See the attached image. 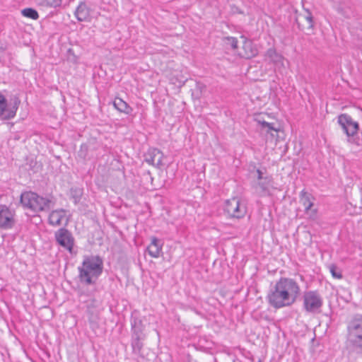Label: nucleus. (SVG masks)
<instances>
[{"label": "nucleus", "instance_id": "obj_3", "mask_svg": "<svg viewBox=\"0 0 362 362\" xmlns=\"http://www.w3.org/2000/svg\"><path fill=\"white\" fill-rule=\"evenodd\" d=\"M277 282L284 290L289 305L294 304L300 294L299 284L294 279L286 277L280 278Z\"/></svg>", "mask_w": 362, "mask_h": 362}, {"label": "nucleus", "instance_id": "obj_29", "mask_svg": "<svg viewBox=\"0 0 362 362\" xmlns=\"http://www.w3.org/2000/svg\"><path fill=\"white\" fill-rule=\"evenodd\" d=\"M329 268V272H331V274L334 278L337 279H341L342 278L341 271L336 265L331 264Z\"/></svg>", "mask_w": 362, "mask_h": 362}, {"label": "nucleus", "instance_id": "obj_1", "mask_svg": "<svg viewBox=\"0 0 362 362\" xmlns=\"http://www.w3.org/2000/svg\"><path fill=\"white\" fill-rule=\"evenodd\" d=\"M346 342L354 350L362 351V315H356L348 322Z\"/></svg>", "mask_w": 362, "mask_h": 362}, {"label": "nucleus", "instance_id": "obj_24", "mask_svg": "<svg viewBox=\"0 0 362 362\" xmlns=\"http://www.w3.org/2000/svg\"><path fill=\"white\" fill-rule=\"evenodd\" d=\"M88 320L90 324V326L92 329H94L98 327V323L99 320L98 312L97 310H91L90 305H88Z\"/></svg>", "mask_w": 362, "mask_h": 362}, {"label": "nucleus", "instance_id": "obj_4", "mask_svg": "<svg viewBox=\"0 0 362 362\" xmlns=\"http://www.w3.org/2000/svg\"><path fill=\"white\" fill-rule=\"evenodd\" d=\"M277 282L284 290L289 305L294 304L300 294L299 284L294 279L286 277L280 278Z\"/></svg>", "mask_w": 362, "mask_h": 362}, {"label": "nucleus", "instance_id": "obj_27", "mask_svg": "<svg viewBox=\"0 0 362 362\" xmlns=\"http://www.w3.org/2000/svg\"><path fill=\"white\" fill-rule=\"evenodd\" d=\"M223 41L226 46H230L233 49H236L238 47V40L234 37H225Z\"/></svg>", "mask_w": 362, "mask_h": 362}, {"label": "nucleus", "instance_id": "obj_6", "mask_svg": "<svg viewBox=\"0 0 362 362\" xmlns=\"http://www.w3.org/2000/svg\"><path fill=\"white\" fill-rule=\"evenodd\" d=\"M224 212L232 218H243L247 213L245 204L238 197H233L225 202Z\"/></svg>", "mask_w": 362, "mask_h": 362}, {"label": "nucleus", "instance_id": "obj_7", "mask_svg": "<svg viewBox=\"0 0 362 362\" xmlns=\"http://www.w3.org/2000/svg\"><path fill=\"white\" fill-rule=\"evenodd\" d=\"M267 300L269 305L276 309L290 306L286 295L284 293V290L282 289V286L277 281L270 289L267 295Z\"/></svg>", "mask_w": 362, "mask_h": 362}, {"label": "nucleus", "instance_id": "obj_34", "mask_svg": "<svg viewBox=\"0 0 362 362\" xmlns=\"http://www.w3.org/2000/svg\"><path fill=\"white\" fill-rule=\"evenodd\" d=\"M5 361V356L3 353L0 352V362H4Z\"/></svg>", "mask_w": 362, "mask_h": 362}, {"label": "nucleus", "instance_id": "obj_13", "mask_svg": "<svg viewBox=\"0 0 362 362\" xmlns=\"http://www.w3.org/2000/svg\"><path fill=\"white\" fill-rule=\"evenodd\" d=\"M264 60L272 64L276 69H280L284 67V57L273 47L267 50L264 54Z\"/></svg>", "mask_w": 362, "mask_h": 362}, {"label": "nucleus", "instance_id": "obj_22", "mask_svg": "<svg viewBox=\"0 0 362 362\" xmlns=\"http://www.w3.org/2000/svg\"><path fill=\"white\" fill-rule=\"evenodd\" d=\"M75 16L78 21H86L90 16V11L87 5L81 2L75 11Z\"/></svg>", "mask_w": 362, "mask_h": 362}, {"label": "nucleus", "instance_id": "obj_11", "mask_svg": "<svg viewBox=\"0 0 362 362\" xmlns=\"http://www.w3.org/2000/svg\"><path fill=\"white\" fill-rule=\"evenodd\" d=\"M338 122L349 137L355 135L358 130V122L354 121L347 114L340 115L338 117Z\"/></svg>", "mask_w": 362, "mask_h": 362}, {"label": "nucleus", "instance_id": "obj_33", "mask_svg": "<svg viewBox=\"0 0 362 362\" xmlns=\"http://www.w3.org/2000/svg\"><path fill=\"white\" fill-rule=\"evenodd\" d=\"M257 175H257V179L259 180H262V172L259 170H257Z\"/></svg>", "mask_w": 362, "mask_h": 362}, {"label": "nucleus", "instance_id": "obj_12", "mask_svg": "<svg viewBox=\"0 0 362 362\" xmlns=\"http://www.w3.org/2000/svg\"><path fill=\"white\" fill-rule=\"evenodd\" d=\"M82 266L86 268V270L90 271L95 275L99 276L103 272V260L99 256H91L86 257Z\"/></svg>", "mask_w": 362, "mask_h": 362}, {"label": "nucleus", "instance_id": "obj_32", "mask_svg": "<svg viewBox=\"0 0 362 362\" xmlns=\"http://www.w3.org/2000/svg\"><path fill=\"white\" fill-rule=\"evenodd\" d=\"M87 307L88 305H90V309L91 310H96V307H97V301L95 300V299H90L87 301Z\"/></svg>", "mask_w": 362, "mask_h": 362}, {"label": "nucleus", "instance_id": "obj_15", "mask_svg": "<svg viewBox=\"0 0 362 362\" xmlns=\"http://www.w3.org/2000/svg\"><path fill=\"white\" fill-rule=\"evenodd\" d=\"M241 39L243 40L242 51L239 53V55L245 59H251L255 57L258 54V50L253 44V42L242 35Z\"/></svg>", "mask_w": 362, "mask_h": 362}, {"label": "nucleus", "instance_id": "obj_28", "mask_svg": "<svg viewBox=\"0 0 362 362\" xmlns=\"http://www.w3.org/2000/svg\"><path fill=\"white\" fill-rule=\"evenodd\" d=\"M258 122L261 125L262 128L263 129H266L268 133L271 131L278 132V129L274 127L273 123H269L262 120H258Z\"/></svg>", "mask_w": 362, "mask_h": 362}, {"label": "nucleus", "instance_id": "obj_14", "mask_svg": "<svg viewBox=\"0 0 362 362\" xmlns=\"http://www.w3.org/2000/svg\"><path fill=\"white\" fill-rule=\"evenodd\" d=\"M296 23L301 30L313 28V20L312 13L307 9L304 11V13H297L296 16Z\"/></svg>", "mask_w": 362, "mask_h": 362}, {"label": "nucleus", "instance_id": "obj_9", "mask_svg": "<svg viewBox=\"0 0 362 362\" xmlns=\"http://www.w3.org/2000/svg\"><path fill=\"white\" fill-rule=\"evenodd\" d=\"M15 224V212L6 205H0V228L11 229Z\"/></svg>", "mask_w": 362, "mask_h": 362}, {"label": "nucleus", "instance_id": "obj_25", "mask_svg": "<svg viewBox=\"0 0 362 362\" xmlns=\"http://www.w3.org/2000/svg\"><path fill=\"white\" fill-rule=\"evenodd\" d=\"M145 337L132 336V346L134 352L139 353L143 347L142 341Z\"/></svg>", "mask_w": 362, "mask_h": 362}, {"label": "nucleus", "instance_id": "obj_17", "mask_svg": "<svg viewBox=\"0 0 362 362\" xmlns=\"http://www.w3.org/2000/svg\"><path fill=\"white\" fill-rule=\"evenodd\" d=\"M313 197L305 190H302L300 193V202L305 207V212L310 216V218H315L317 211L312 209L313 206Z\"/></svg>", "mask_w": 362, "mask_h": 362}, {"label": "nucleus", "instance_id": "obj_35", "mask_svg": "<svg viewBox=\"0 0 362 362\" xmlns=\"http://www.w3.org/2000/svg\"><path fill=\"white\" fill-rule=\"evenodd\" d=\"M259 186L263 189V190H265L267 189V187H265L263 184L261 182H259Z\"/></svg>", "mask_w": 362, "mask_h": 362}, {"label": "nucleus", "instance_id": "obj_16", "mask_svg": "<svg viewBox=\"0 0 362 362\" xmlns=\"http://www.w3.org/2000/svg\"><path fill=\"white\" fill-rule=\"evenodd\" d=\"M163 153L158 148H150L145 155V161L150 165L160 168L163 165Z\"/></svg>", "mask_w": 362, "mask_h": 362}, {"label": "nucleus", "instance_id": "obj_23", "mask_svg": "<svg viewBox=\"0 0 362 362\" xmlns=\"http://www.w3.org/2000/svg\"><path fill=\"white\" fill-rule=\"evenodd\" d=\"M113 105L120 112L129 115L132 112V108L122 99L116 98L113 101Z\"/></svg>", "mask_w": 362, "mask_h": 362}, {"label": "nucleus", "instance_id": "obj_8", "mask_svg": "<svg viewBox=\"0 0 362 362\" xmlns=\"http://www.w3.org/2000/svg\"><path fill=\"white\" fill-rule=\"evenodd\" d=\"M20 104V100L17 97H14L11 103L8 106L6 98L0 93V117L4 119H10L13 118L16 114V111Z\"/></svg>", "mask_w": 362, "mask_h": 362}, {"label": "nucleus", "instance_id": "obj_5", "mask_svg": "<svg viewBox=\"0 0 362 362\" xmlns=\"http://www.w3.org/2000/svg\"><path fill=\"white\" fill-rule=\"evenodd\" d=\"M303 308L307 313H319L322 304L323 299L317 291H305L303 296Z\"/></svg>", "mask_w": 362, "mask_h": 362}, {"label": "nucleus", "instance_id": "obj_26", "mask_svg": "<svg viewBox=\"0 0 362 362\" xmlns=\"http://www.w3.org/2000/svg\"><path fill=\"white\" fill-rule=\"evenodd\" d=\"M21 13L23 16L33 20H37L39 18L37 11L31 8H24L22 10Z\"/></svg>", "mask_w": 362, "mask_h": 362}, {"label": "nucleus", "instance_id": "obj_18", "mask_svg": "<svg viewBox=\"0 0 362 362\" xmlns=\"http://www.w3.org/2000/svg\"><path fill=\"white\" fill-rule=\"evenodd\" d=\"M66 211L64 209H57L52 211L48 217V222L53 226H60L66 218Z\"/></svg>", "mask_w": 362, "mask_h": 362}, {"label": "nucleus", "instance_id": "obj_21", "mask_svg": "<svg viewBox=\"0 0 362 362\" xmlns=\"http://www.w3.org/2000/svg\"><path fill=\"white\" fill-rule=\"evenodd\" d=\"M161 250L162 245L160 240L155 237L152 238L151 243L147 247L149 255L152 257L157 258L159 257Z\"/></svg>", "mask_w": 362, "mask_h": 362}, {"label": "nucleus", "instance_id": "obj_10", "mask_svg": "<svg viewBox=\"0 0 362 362\" xmlns=\"http://www.w3.org/2000/svg\"><path fill=\"white\" fill-rule=\"evenodd\" d=\"M55 239L57 243L72 253L74 240L71 233L66 228H60L55 233Z\"/></svg>", "mask_w": 362, "mask_h": 362}, {"label": "nucleus", "instance_id": "obj_30", "mask_svg": "<svg viewBox=\"0 0 362 362\" xmlns=\"http://www.w3.org/2000/svg\"><path fill=\"white\" fill-rule=\"evenodd\" d=\"M88 147L86 144H81L79 151H78V156L83 159L86 160L88 156Z\"/></svg>", "mask_w": 362, "mask_h": 362}, {"label": "nucleus", "instance_id": "obj_2", "mask_svg": "<svg viewBox=\"0 0 362 362\" xmlns=\"http://www.w3.org/2000/svg\"><path fill=\"white\" fill-rule=\"evenodd\" d=\"M21 202L23 207L34 212L48 211L52 207L50 199L42 197L33 192H25L21 194Z\"/></svg>", "mask_w": 362, "mask_h": 362}, {"label": "nucleus", "instance_id": "obj_20", "mask_svg": "<svg viewBox=\"0 0 362 362\" xmlns=\"http://www.w3.org/2000/svg\"><path fill=\"white\" fill-rule=\"evenodd\" d=\"M132 336L145 337L144 326L140 318L133 316L131 321Z\"/></svg>", "mask_w": 362, "mask_h": 362}, {"label": "nucleus", "instance_id": "obj_31", "mask_svg": "<svg viewBox=\"0 0 362 362\" xmlns=\"http://www.w3.org/2000/svg\"><path fill=\"white\" fill-rule=\"evenodd\" d=\"M47 4L51 7H57L61 5L62 0H46Z\"/></svg>", "mask_w": 362, "mask_h": 362}, {"label": "nucleus", "instance_id": "obj_19", "mask_svg": "<svg viewBox=\"0 0 362 362\" xmlns=\"http://www.w3.org/2000/svg\"><path fill=\"white\" fill-rule=\"evenodd\" d=\"M79 270V279L81 283L87 285L93 284L98 279V276L93 274L90 271L86 270V268L83 266L78 267Z\"/></svg>", "mask_w": 362, "mask_h": 362}]
</instances>
